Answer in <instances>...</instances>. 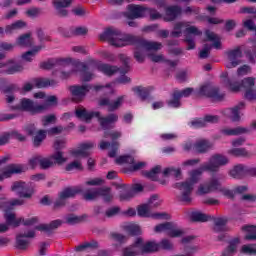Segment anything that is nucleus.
<instances>
[{
  "instance_id": "1",
  "label": "nucleus",
  "mask_w": 256,
  "mask_h": 256,
  "mask_svg": "<svg viewBox=\"0 0 256 256\" xmlns=\"http://www.w3.org/2000/svg\"><path fill=\"white\" fill-rule=\"evenodd\" d=\"M100 41H107L112 47H127L134 45V59L138 63L145 62V51H159L163 49L161 42L148 41L131 34H123L117 28H108L99 36Z\"/></svg>"
},
{
  "instance_id": "2",
  "label": "nucleus",
  "mask_w": 256,
  "mask_h": 256,
  "mask_svg": "<svg viewBox=\"0 0 256 256\" xmlns=\"http://www.w3.org/2000/svg\"><path fill=\"white\" fill-rule=\"evenodd\" d=\"M203 165L200 168L191 170L189 172V179L185 182L176 183L174 185L175 189H179L181 191V195L177 197L178 201L182 203H191V193H193V187L197 185L199 181H201V175H203Z\"/></svg>"
},
{
  "instance_id": "3",
  "label": "nucleus",
  "mask_w": 256,
  "mask_h": 256,
  "mask_svg": "<svg viewBox=\"0 0 256 256\" xmlns=\"http://www.w3.org/2000/svg\"><path fill=\"white\" fill-rule=\"evenodd\" d=\"M183 31L185 33V43L187 44V50L191 51V49H195V38L192 36L202 35L203 33L196 26H191L189 22H177L174 25V29L171 32L172 37H179L183 35Z\"/></svg>"
},
{
  "instance_id": "4",
  "label": "nucleus",
  "mask_w": 256,
  "mask_h": 256,
  "mask_svg": "<svg viewBox=\"0 0 256 256\" xmlns=\"http://www.w3.org/2000/svg\"><path fill=\"white\" fill-rule=\"evenodd\" d=\"M206 41H210L212 45L204 44L203 49L199 53L200 59H207L211 53V49H221V38L211 30L205 31Z\"/></svg>"
},
{
  "instance_id": "5",
  "label": "nucleus",
  "mask_w": 256,
  "mask_h": 256,
  "mask_svg": "<svg viewBox=\"0 0 256 256\" xmlns=\"http://www.w3.org/2000/svg\"><path fill=\"white\" fill-rule=\"evenodd\" d=\"M4 211L6 212L4 215L6 222L8 223V225H12V227H19V225H21V223L25 227H32V225H37V223H39L38 217H32V218H28V219H25L23 217L17 218L15 213L7 212V209H4Z\"/></svg>"
},
{
  "instance_id": "6",
  "label": "nucleus",
  "mask_w": 256,
  "mask_h": 256,
  "mask_svg": "<svg viewBox=\"0 0 256 256\" xmlns=\"http://www.w3.org/2000/svg\"><path fill=\"white\" fill-rule=\"evenodd\" d=\"M47 104H35L33 100L29 98H23L20 100V105L15 106L13 109H19L21 111H28L29 113H33L36 115L37 113H43L47 111Z\"/></svg>"
},
{
  "instance_id": "7",
  "label": "nucleus",
  "mask_w": 256,
  "mask_h": 256,
  "mask_svg": "<svg viewBox=\"0 0 256 256\" xmlns=\"http://www.w3.org/2000/svg\"><path fill=\"white\" fill-rule=\"evenodd\" d=\"M199 97H209L214 99V101H223L225 99V94L219 92V87L213 86L211 84L203 85L197 91Z\"/></svg>"
},
{
  "instance_id": "8",
  "label": "nucleus",
  "mask_w": 256,
  "mask_h": 256,
  "mask_svg": "<svg viewBox=\"0 0 256 256\" xmlns=\"http://www.w3.org/2000/svg\"><path fill=\"white\" fill-rule=\"evenodd\" d=\"M227 163H229L228 157L221 154H215L209 159L207 163L203 164V169L205 171H210L211 173H217L219 168L227 165Z\"/></svg>"
},
{
  "instance_id": "9",
  "label": "nucleus",
  "mask_w": 256,
  "mask_h": 256,
  "mask_svg": "<svg viewBox=\"0 0 256 256\" xmlns=\"http://www.w3.org/2000/svg\"><path fill=\"white\" fill-rule=\"evenodd\" d=\"M226 57L225 67L227 69H235V67H239V65H241V58L243 57L241 46L226 51Z\"/></svg>"
},
{
  "instance_id": "10",
  "label": "nucleus",
  "mask_w": 256,
  "mask_h": 256,
  "mask_svg": "<svg viewBox=\"0 0 256 256\" xmlns=\"http://www.w3.org/2000/svg\"><path fill=\"white\" fill-rule=\"evenodd\" d=\"M78 193H83V188L81 187H70L65 188L60 192L59 198L54 202V209H59L61 207H65L67 199H71V197H75Z\"/></svg>"
},
{
  "instance_id": "11",
  "label": "nucleus",
  "mask_w": 256,
  "mask_h": 256,
  "mask_svg": "<svg viewBox=\"0 0 256 256\" xmlns=\"http://www.w3.org/2000/svg\"><path fill=\"white\" fill-rule=\"evenodd\" d=\"M11 191H14L17 193L18 197L24 198V199H31L33 197V187H31V184H27L23 181H16L11 186Z\"/></svg>"
},
{
  "instance_id": "12",
  "label": "nucleus",
  "mask_w": 256,
  "mask_h": 256,
  "mask_svg": "<svg viewBox=\"0 0 256 256\" xmlns=\"http://www.w3.org/2000/svg\"><path fill=\"white\" fill-rule=\"evenodd\" d=\"M70 93L72 95V101L74 103H81L87 97V93L91 91V86L89 84L85 85H73L70 86Z\"/></svg>"
},
{
  "instance_id": "13",
  "label": "nucleus",
  "mask_w": 256,
  "mask_h": 256,
  "mask_svg": "<svg viewBox=\"0 0 256 256\" xmlns=\"http://www.w3.org/2000/svg\"><path fill=\"white\" fill-rule=\"evenodd\" d=\"M159 205H161V201H159V195H152L147 204H143L138 208L139 217H152L153 213L151 211L153 207H159Z\"/></svg>"
},
{
  "instance_id": "14",
  "label": "nucleus",
  "mask_w": 256,
  "mask_h": 256,
  "mask_svg": "<svg viewBox=\"0 0 256 256\" xmlns=\"http://www.w3.org/2000/svg\"><path fill=\"white\" fill-rule=\"evenodd\" d=\"M23 69V64L17 63L13 59L7 60L6 62H0V73H5L6 75L21 73Z\"/></svg>"
},
{
  "instance_id": "15",
  "label": "nucleus",
  "mask_w": 256,
  "mask_h": 256,
  "mask_svg": "<svg viewBox=\"0 0 256 256\" xmlns=\"http://www.w3.org/2000/svg\"><path fill=\"white\" fill-rule=\"evenodd\" d=\"M36 233L35 230L30 229L25 233H19L16 236V247L17 249H28L29 245H31V240L29 239H35Z\"/></svg>"
},
{
  "instance_id": "16",
  "label": "nucleus",
  "mask_w": 256,
  "mask_h": 256,
  "mask_svg": "<svg viewBox=\"0 0 256 256\" xmlns=\"http://www.w3.org/2000/svg\"><path fill=\"white\" fill-rule=\"evenodd\" d=\"M223 186L217 178H212L206 184H200L198 187V195H207L213 193V191H218L220 193Z\"/></svg>"
},
{
  "instance_id": "17",
  "label": "nucleus",
  "mask_w": 256,
  "mask_h": 256,
  "mask_svg": "<svg viewBox=\"0 0 256 256\" xmlns=\"http://www.w3.org/2000/svg\"><path fill=\"white\" fill-rule=\"evenodd\" d=\"M0 171V181H3V179H9V177H11L12 175L24 173L25 168L21 164H9L2 168Z\"/></svg>"
},
{
  "instance_id": "18",
  "label": "nucleus",
  "mask_w": 256,
  "mask_h": 256,
  "mask_svg": "<svg viewBox=\"0 0 256 256\" xmlns=\"http://www.w3.org/2000/svg\"><path fill=\"white\" fill-rule=\"evenodd\" d=\"M127 19H143L146 17V7L142 5H129L128 11L125 13Z\"/></svg>"
},
{
  "instance_id": "19",
  "label": "nucleus",
  "mask_w": 256,
  "mask_h": 256,
  "mask_svg": "<svg viewBox=\"0 0 256 256\" xmlns=\"http://www.w3.org/2000/svg\"><path fill=\"white\" fill-rule=\"evenodd\" d=\"M224 83L226 87H229L232 91H239V89H241L242 87H244V89H251V87H255V78L253 77L244 78L241 84L239 83L233 84L229 79H226Z\"/></svg>"
},
{
  "instance_id": "20",
  "label": "nucleus",
  "mask_w": 256,
  "mask_h": 256,
  "mask_svg": "<svg viewBox=\"0 0 256 256\" xmlns=\"http://www.w3.org/2000/svg\"><path fill=\"white\" fill-rule=\"evenodd\" d=\"M95 117L98 119L99 125L102 129H104V131L111 129V125L119 121V116L115 113L109 114L108 116H101V112H99V115Z\"/></svg>"
},
{
  "instance_id": "21",
  "label": "nucleus",
  "mask_w": 256,
  "mask_h": 256,
  "mask_svg": "<svg viewBox=\"0 0 256 256\" xmlns=\"http://www.w3.org/2000/svg\"><path fill=\"white\" fill-rule=\"evenodd\" d=\"M245 109V102H240L236 106L225 110L226 115L233 123L241 121V111Z\"/></svg>"
},
{
  "instance_id": "22",
  "label": "nucleus",
  "mask_w": 256,
  "mask_h": 256,
  "mask_svg": "<svg viewBox=\"0 0 256 256\" xmlns=\"http://www.w3.org/2000/svg\"><path fill=\"white\" fill-rule=\"evenodd\" d=\"M95 147V142H85L80 144L79 149L72 150L70 153L73 157H89L91 149Z\"/></svg>"
},
{
  "instance_id": "23",
  "label": "nucleus",
  "mask_w": 256,
  "mask_h": 256,
  "mask_svg": "<svg viewBox=\"0 0 256 256\" xmlns=\"http://www.w3.org/2000/svg\"><path fill=\"white\" fill-rule=\"evenodd\" d=\"M141 243H143V238H137L134 244L123 248L122 256L141 255Z\"/></svg>"
},
{
  "instance_id": "24",
  "label": "nucleus",
  "mask_w": 256,
  "mask_h": 256,
  "mask_svg": "<svg viewBox=\"0 0 256 256\" xmlns=\"http://www.w3.org/2000/svg\"><path fill=\"white\" fill-rule=\"evenodd\" d=\"M71 3H73V0H54L53 5L56 9V15H58V17H67V15H69L67 7H69Z\"/></svg>"
},
{
  "instance_id": "25",
  "label": "nucleus",
  "mask_w": 256,
  "mask_h": 256,
  "mask_svg": "<svg viewBox=\"0 0 256 256\" xmlns=\"http://www.w3.org/2000/svg\"><path fill=\"white\" fill-rule=\"evenodd\" d=\"M125 97L124 96H120L118 97L113 103H111V100H109L108 98H102L99 101V105L100 106H108V111L112 112V111H117V109L123 105V101H124Z\"/></svg>"
},
{
  "instance_id": "26",
  "label": "nucleus",
  "mask_w": 256,
  "mask_h": 256,
  "mask_svg": "<svg viewBox=\"0 0 256 256\" xmlns=\"http://www.w3.org/2000/svg\"><path fill=\"white\" fill-rule=\"evenodd\" d=\"M61 65H64V70L60 72V79H69L71 75H74V73H77V65H73L71 63H67L64 60L58 62Z\"/></svg>"
},
{
  "instance_id": "27",
  "label": "nucleus",
  "mask_w": 256,
  "mask_h": 256,
  "mask_svg": "<svg viewBox=\"0 0 256 256\" xmlns=\"http://www.w3.org/2000/svg\"><path fill=\"white\" fill-rule=\"evenodd\" d=\"M245 133H249V129L241 126L236 128H224L221 130V134L228 137H237L238 135H245Z\"/></svg>"
},
{
  "instance_id": "28",
  "label": "nucleus",
  "mask_w": 256,
  "mask_h": 256,
  "mask_svg": "<svg viewBox=\"0 0 256 256\" xmlns=\"http://www.w3.org/2000/svg\"><path fill=\"white\" fill-rule=\"evenodd\" d=\"M210 149H213V144L209 140H198L194 143V151L196 153H207Z\"/></svg>"
},
{
  "instance_id": "29",
  "label": "nucleus",
  "mask_w": 256,
  "mask_h": 256,
  "mask_svg": "<svg viewBox=\"0 0 256 256\" xmlns=\"http://www.w3.org/2000/svg\"><path fill=\"white\" fill-rule=\"evenodd\" d=\"M76 117L78 119H84V121H91L93 117H99V112H88L87 109L81 107L75 111Z\"/></svg>"
},
{
  "instance_id": "30",
  "label": "nucleus",
  "mask_w": 256,
  "mask_h": 256,
  "mask_svg": "<svg viewBox=\"0 0 256 256\" xmlns=\"http://www.w3.org/2000/svg\"><path fill=\"white\" fill-rule=\"evenodd\" d=\"M76 69L80 72L82 81H91L93 79L92 72H89V67L85 63H78Z\"/></svg>"
},
{
  "instance_id": "31",
  "label": "nucleus",
  "mask_w": 256,
  "mask_h": 256,
  "mask_svg": "<svg viewBox=\"0 0 256 256\" xmlns=\"http://www.w3.org/2000/svg\"><path fill=\"white\" fill-rule=\"evenodd\" d=\"M25 27H27V22L23 21V20H18L13 22L10 25H7L5 27V33L6 35H11L13 33H15V31H19V29H25Z\"/></svg>"
},
{
  "instance_id": "32",
  "label": "nucleus",
  "mask_w": 256,
  "mask_h": 256,
  "mask_svg": "<svg viewBox=\"0 0 256 256\" xmlns=\"http://www.w3.org/2000/svg\"><path fill=\"white\" fill-rule=\"evenodd\" d=\"M16 45L18 47H31L35 45V41L31 37V33H26L17 38Z\"/></svg>"
},
{
  "instance_id": "33",
  "label": "nucleus",
  "mask_w": 256,
  "mask_h": 256,
  "mask_svg": "<svg viewBox=\"0 0 256 256\" xmlns=\"http://www.w3.org/2000/svg\"><path fill=\"white\" fill-rule=\"evenodd\" d=\"M95 249H99V242L96 240H91L90 242H84L75 247V251L83 252V251H95Z\"/></svg>"
},
{
  "instance_id": "34",
  "label": "nucleus",
  "mask_w": 256,
  "mask_h": 256,
  "mask_svg": "<svg viewBox=\"0 0 256 256\" xmlns=\"http://www.w3.org/2000/svg\"><path fill=\"white\" fill-rule=\"evenodd\" d=\"M57 83V80L49 78H37L36 80H34L35 87H37L38 89H43L45 87H55Z\"/></svg>"
},
{
  "instance_id": "35",
  "label": "nucleus",
  "mask_w": 256,
  "mask_h": 256,
  "mask_svg": "<svg viewBox=\"0 0 256 256\" xmlns=\"http://www.w3.org/2000/svg\"><path fill=\"white\" fill-rule=\"evenodd\" d=\"M181 15V7L179 6H170L166 8V21H175L177 17Z\"/></svg>"
},
{
  "instance_id": "36",
  "label": "nucleus",
  "mask_w": 256,
  "mask_h": 256,
  "mask_svg": "<svg viewBox=\"0 0 256 256\" xmlns=\"http://www.w3.org/2000/svg\"><path fill=\"white\" fill-rule=\"evenodd\" d=\"M101 194V188H91L84 192L83 198L85 201H95V199H99Z\"/></svg>"
},
{
  "instance_id": "37",
  "label": "nucleus",
  "mask_w": 256,
  "mask_h": 256,
  "mask_svg": "<svg viewBox=\"0 0 256 256\" xmlns=\"http://www.w3.org/2000/svg\"><path fill=\"white\" fill-rule=\"evenodd\" d=\"M214 221V231L215 233H221L227 231V218H213Z\"/></svg>"
},
{
  "instance_id": "38",
  "label": "nucleus",
  "mask_w": 256,
  "mask_h": 256,
  "mask_svg": "<svg viewBox=\"0 0 256 256\" xmlns=\"http://www.w3.org/2000/svg\"><path fill=\"white\" fill-rule=\"evenodd\" d=\"M98 70H100L101 73H104V75H107L108 77H111V76L115 75V73H118V71H120L119 67L111 66L109 64L99 65Z\"/></svg>"
},
{
  "instance_id": "39",
  "label": "nucleus",
  "mask_w": 256,
  "mask_h": 256,
  "mask_svg": "<svg viewBox=\"0 0 256 256\" xmlns=\"http://www.w3.org/2000/svg\"><path fill=\"white\" fill-rule=\"evenodd\" d=\"M247 171H249L247 167L239 164L230 171V176L234 179H241V177H243Z\"/></svg>"
},
{
  "instance_id": "40",
  "label": "nucleus",
  "mask_w": 256,
  "mask_h": 256,
  "mask_svg": "<svg viewBox=\"0 0 256 256\" xmlns=\"http://www.w3.org/2000/svg\"><path fill=\"white\" fill-rule=\"evenodd\" d=\"M33 137L34 147H40L41 143L47 138V130H38Z\"/></svg>"
},
{
  "instance_id": "41",
  "label": "nucleus",
  "mask_w": 256,
  "mask_h": 256,
  "mask_svg": "<svg viewBox=\"0 0 256 256\" xmlns=\"http://www.w3.org/2000/svg\"><path fill=\"white\" fill-rule=\"evenodd\" d=\"M155 251H159V245L157 242H147L143 244V240L141 243V253H153Z\"/></svg>"
},
{
  "instance_id": "42",
  "label": "nucleus",
  "mask_w": 256,
  "mask_h": 256,
  "mask_svg": "<svg viewBox=\"0 0 256 256\" xmlns=\"http://www.w3.org/2000/svg\"><path fill=\"white\" fill-rule=\"evenodd\" d=\"M242 231H246L248 234L245 235L246 241H255L256 239V227L255 226H243Z\"/></svg>"
},
{
  "instance_id": "43",
  "label": "nucleus",
  "mask_w": 256,
  "mask_h": 256,
  "mask_svg": "<svg viewBox=\"0 0 256 256\" xmlns=\"http://www.w3.org/2000/svg\"><path fill=\"white\" fill-rule=\"evenodd\" d=\"M161 173V166H155L150 171H144V177L151 179V181H157V175Z\"/></svg>"
},
{
  "instance_id": "44",
  "label": "nucleus",
  "mask_w": 256,
  "mask_h": 256,
  "mask_svg": "<svg viewBox=\"0 0 256 256\" xmlns=\"http://www.w3.org/2000/svg\"><path fill=\"white\" fill-rule=\"evenodd\" d=\"M183 230L177 226V224L171 222V226L168 229V236L169 237H181L183 235Z\"/></svg>"
},
{
  "instance_id": "45",
  "label": "nucleus",
  "mask_w": 256,
  "mask_h": 256,
  "mask_svg": "<svg viewBox=\"0 0 256 256\" xmlns=\"http://www.w3.org/2000/svg\"><path fill=\"white\" fill-rule=\"evenodd\" d=\"M192 221H200L201 223H205L206 221H211L212 217L201 213V212H193L191 214Z\"/></svg>"
},
{
  "instance_id": "46",
  "label": "nucleus",
  "mask_w": 256,
  "mask_h": 256,
  "mask_svg": "<svg viewBox=\"0 0 256 256\" xmlns=\"http://www.w3.org/2000/svg\"><path fill=\"white\" fill-rule=\"evenodd\" d=\"M229 153L234 157H251V153L245 148H234Z\"/></svg>"
},
{
  "instance_id": "47",
  "label": "nucleus",
  "mask_w": 256,
  "mask_h": 256,
  "mask_svg": "<svg viewBox=\"0 0 256 256\" xmlns=\"http://www.w3.org/2000/svg\"><path fill=\"white\" fill-rule=\"evenodd\" d=\"M21 205H25V200L23 199H13L7 202H4L2 205L3 209H13V207H17V206H21Z\"/></svg>"
},
{
  "instance_id": "48",
  "label": "nucleus",
  "mask_w": 256,
  "mask_h": 256,
  "mask_svg": "<svg viewBox=\"0 0 256 256\" xmlns=\"http://www.w3.org/2000/svg\"><path fill=\"white\" fill-rule=\"evenodd\" d=\"M41 123L43 127H48V125H55V123H57V116H55V114L43 116Z\"/></svg>"
},
{
  "instance_id": "49",
  "label": "nucleus",
  "mask_w": 256,
  "mask_h": 256,
  "mask_svg": "<svg viewBox=\"0 0 256 256\" xmlns=\"http://www.w3.org/2000/svg\"><path fill=\"white\" fill-rule=\"evenodd\" d=\"M133 91L134 93H136V95H138V97H140V99H142V101H145V99L149 97V88H143L141 86H138L134 88Z\"/></svg>"
},
{
  "instance_id": "50",
  "label": "nucleus",
  "mask_w": 256,
  "mask_h": 256,
  "mask_svg": "<svg viewBox=\"0 0 256 256\" xmlns=\"http://www.w3.org/2000/svg\"><path fill=\"white\" fill-rule=\"evenodd\" d=\"M55 161L51 159V156L48 158H45L41 156L40 158V169H51V167H54Z\"/></svg>"
},
{
  "instance_id": "51",
  "label": "nucleus",
  "mask_w": 256,
  "mask_h": 256,
  "mask_svg": "<svg viewBox=\"0 0 256 256\" xmlns=\"http://www.w3.org/2000/svg\"><path fill=\"white\" fill-rule=\"evenodd\" d=\"M85 219V216H76L75 214H70L65 218L68 225H77Z\"/></svg>"
},
{
  "instance_id": "52",
  "label": "nucleus",
  "mask_w": 256,
  "mask_h": 256,
  "mask_svg": "<svg viewBox=\"0 0 256 256\" xmlns=\"http://www.w3.org/2000/svg\"><path fill=\"white\" fill-rule=\"evenodd\" d=\"M41 49H42L41 46H37L33 50L27 51L22 55V59H24V61H29V62L33 61V57H35V55H37V53H39Z\"/></svg>"
},
{
  "instance_id": "53",
  "label": "nucleus",
  "mask_w": 256,
  "mask_h": 256,
  "mask_svg": "<svg viewBox=\"0 0 256 256\" xmlns=\"http://www.w3.org/2000/svg\"><path fill=\"white\" fill-rule=\"evenodd\" d=\"M173 251V242L168 239H162L160 243H158V251Z\"/></svg>"
},
{
  "instance_id": "54",
  "label": "nucleus",
  "mask_w": 256,
  "mask_h": 256,
  "mask_svg": "<svg viewBox=\"0 0 256 256\" xmlns=\"http://www.w3.org/2000/svg\"><path fill=\"white\" fill-rule=\"evenodd\" d=\"M168 105L169 107H174L175 109L181 107V98L176 91H174L172 94V99L168 101Z\"/></svg>"
},
{
  "instance_id": "55",
  "label": "nucleus",
  "mask_w": 256,
  "mask_h": 256,
  "mask_svg": "<svg viewBox=\"0 0 256 256\" xmlns=\"http://www.w3.org/2000/svg\"><path fill=\"white\" fill-rule=\"evenodd\" d=\"M116 163L118 165H123V163H127L128 165H134L135 163V158L131 155H124V156H119L116 159Z\"/></svg>"
},
{
  "instance_id": "56",
  "label": "nucleus",
  "mask_w": 256,
  "mask_h": 256,
  "mask_svg": "<svg viewBox=\"0 0 256 256\" xmlns=\"http://www.w3.org/2000/svg\"><path fill=\"white\" fill-rule=\"evenodd\" d=\"M240 243L239 238H234L229 242V246L224 250L226 253H230L231 255L235 254V251H237V247Z\"/></svg>"
},
{
  "instance_id": "57",
  "label": "nucleus",
  "mask_w": 256,
  "mask_h": 256,
  "mask_svg": "<svg viewBox=\"0 0 256 256\" xmlns=\"http://www.w3.org/2000/svg\"><path fill=\"white\" fill-rule=\"evenodd\" d=\"M50 159L58 163V165L67 162V158L63 157V152L61 150H56V152L50 156Z\"/></svg>"
},
{
  "instance_id": "58",
  "label": "nucleus",
  "mask_w": 256,
  "mask_h": 256,
  "mask_svg": "<svg viewBox=\"0 0 256 256\" xmlns=\"http://www.w3.org/2000/svg\"><path fill=\"white\" fill-rule=\"evenodd\" d=\"M125 230L129 235L135 236V235H141V227L136 224H130L125 226Z\"/></svg>"
},
{
  "instance_id": "59",
  "label": "nucleus",
  "mask_w": 256,
  "mask_h": 256,
  "mask_svg": "<svg viewBox=\"0 0 256 256\" xmlns=\"http://www.w3.org/2000/svg\"><path fill=\"white\" fill-rule=\"evenodd\" d=\"M163 175L167 177V175H172L173 177H176V179L181 178V168H166L163 171Z\"/></svg>"
},
{
  "instance_id": "60",
  "label": "nucleus",
  "mask_w": 256,
  "mask_h": 256,
  "mask_svg": "<svg viewBox=\"0 0 256 256\" xmlns=\"http://www.w3.org/2000/svg\"><path fill=\"white\" fill-rule=\"evenodd\" d=\"M119 57H120V61H122L123 65H124V70H122L120 73L122 75H125V73H129V63H131V58H129L125 54H120Z\"/></svg>"
},
{
  "instance_id": "61",
  "label": "nucleus",
  "mask_w": 256,
  "mask_h": 256,
  "mask_svg": "<svg viewBox=\"0 0 256 256\" xmlns=\"http://www.w3.org/2000/svg\"><path fill=\"white\" fill-rule=\"evenodd\" d=\"M100 197H103L106 203L113 201V194H111V189L109 188H100Z\"/></svg>"
},
{
  "instance_id": "62",
  "label": "nucleus",
  "mask_w": 256,
  "mask_h": 256,
  "mask_svg": "<svg viewBox=\"0 0 256 256\" xmlns=\"http://www.w3.org/2000/svg\"><path fill=\"white\" fill-rule=\"evenodd\" d=\"M76 169L77 171H83V164L79 160H75L68 165H66V171H74Z\"/></svg>"
},
{
  "instance_id": "63",
  "label": "nucleus",
  "mask_w": 256,
  "mask_h": 256,
  "mask_svg": "<svg viewBox=\"0 0 256 256\" xmlns=\"http://www.w3.org/2000/svg\"><path fill=\"white\" fill-rule=\"evenodd\" d=\"M241 253H244V255H256V245H243L241 248Z\"/></svg>"
},
{
  "instance_id": "64",
  "label": "nucleus",
  "mask_w": 256,
  "mask_h": 256,
  "mask_svg": "<svg viewBox=\"0 0 256 256\" xmlns=\"http://www.w3.org/2000/svg\"><path fill=\"white\" fill-rule=\"evenodd\" d=\"M147 15H149L152 21L161 19V13H159V11H157L155 8L146 7V17Z\"/></svg>"
}]
</instances>
